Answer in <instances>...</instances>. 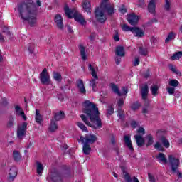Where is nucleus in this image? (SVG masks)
<instances>
[{"mask_svg": "<svg viewBox=\"0 0 182 182\" xmlns=\"http://www.w3.org/2000/svg\"><path fill=\"white\" fill-rule=\"evenodd\" d=\"M176 36L177 34L174 33V32L169 33V34L168 35V37L165 40V43H168L170 41H173V39H176Z\"/></svg>", "mask_w": 182, "mask_h": 182, "instance_id": "33", "label": "nucleus"}, {"mask_svg": "<svg viewBox=\"0 0 182 182\" xmlns=\"http://www.w3.org/2000/svg\"><path fill=\"white\" fill-rule=\"evenodd\" d=\"M118 117L119 119H124V111L122 109V108L118 109Z\"/></svg>", "mask_w": 182, "mask_h": 182, "instance_id": "48", "label": "nucleus"}, {"mask_svg": "<svg viewBox=\"0 0 182 182\" xmlns=\"http://www.w3.org/2000/svg\"><path fill=\"white\" fill-rule=\"evenodd\" d=\"M154 149H156L157 150H159V151H164V148L163 147L161 144H160V142H156L154 144Z\"/></svg>", "mask_w": 182, "mask_h": 182, "instance_id": "42", "label": "nucleus"}, {"mask_svg": "<svg viewBox=\"0 0 182 182\" xmlns=\"http://www.w3.org/2000/svg\"><path fill=\"white\" fill-rule=\"evenodd\" d=\"M0 42L4 43L5 42V37L0 33Z\"/></svg>", "mask_w": 182, "mask_h": 182, "instance_id": "59", "label": "nucleus"}, {"mask_svg": "<svg viewBox=\"0 0 182 182\" xmlns=\"http://www.w3.org/2000/svg\"><path fill=\"white\" fill-rule=\"evenodd\" d=\"M36 122L41 124L42 123V115L39 113V109L36 110Z\"/></svg>", "mask_w": 182, "mask_h": 182, "instance_id": "38", "label": "nucleus"}, {"mask_svg": "<svg viewBox=\"0 0 182 182\" xmlns=\"http://www.w3.org/2000/svg\"><path fill=\"white\" fill-rule=\"evenodd\" d=\"M169 69H170L171 70H172L173 72H175L177 68H176V67H174V65H169Z\"/></svg>", "mask_w": 182, "mask_h": 182, "instance_id": "62", "label": "nucleus"}, {"mask_svg": "<svg viewBox=\"0 0 182 182\" xmlns=\"http://www.w3.org/2000/svg\"><path fill=\"white\" fill-rule=\"evenodd\" d=\"M141 96L144 102H149V100L147 99L149 96V85H147V84H144L141 87Z\"/></svg>", "mask_w": 182, "mask_h": 182, "instance_id": "14", "label": "nucleus"}, {"mask_svg": "<svg viewBox=\"0 0 182 182\" xmlns=\"http://www.w3.org/2000/svg\"><path fill=\"white\" fill-rule=\"evenodd\" d=\"M121 169L126 182H140V181H139V179L136 176H133L132 178L130 176V174L126 172V168L122 166Z\"/></svg>", "mask_w": 182, "mask_h": 182, "instance_id": "11", "label": "nucleus"}, {"mask_svg": "<svg viewBox=\"0 0 182 182\" xmlns=\"http://www.w3.org/2000/svg\"><path fill=\"white\" fill-rule=\"evenodd\" d=\"M54 22L58 29L63 31V18H62V16L60 14L55 15L54 18Z\"/></svg>", "mask_w": 182, "mask_h": 182, "instance_id": "13", "label": "nucleus"}, {"mask_svg": "<svg viewBox=\"0 0 182 182\" xmlns=\"http://www.w3.org/2000/svg\"><path fill=\"white\" fill-rule=\"evenodd\" d=\"M166 90L168 93V95H174V92L176 90V88L173 87H169L166 88Z\"/></svg>", "mask_w": 182, "mask_h": 182, "instance_id": "49", "label": "nucleus"}, {"mask_svg": "<svg viewBox=\"0 0 182 182\" xmlns=\"http://www.w3.org/2000/svg\"><path fill=\"white\" fill-rule=\"evenodd\" d=\"M127 93H129V89L126 87H122V93H121V95L124 96L125 95H127Z\"/></svg>", "mask_w": 182, "mask_h": 182, "instance_id": "54", "label": "nucleus"}, {"mask_svg": "<svg viewBox=\"0 0 182 182\" xmlns=\"http://www.w3.org/2000/svg\"><path fill=\"white\" fill-rule=\"evenodd\" d=\"M49 130L50 132H56L58 130V124L55 119H51Z\"/></svg>", "mask_w": 182, "mask_h": 182, "instance_id": "26", "label": "nucleus"}, {"mask_svg": "<svg viewBox=\"0 0 182 182\" xmlns=\"http://www.w3.org/2000/svg\"><path fill=\"white\" fill-rule=\"evenodd\" d=\"M159 140L160 141H161L164 147H165L166 149H168V147H170V142L168 141L166 137L161 136Z\"/></svg>", "mask_w": 182, "mask_h": 182, "instance_id": "28", "label": "nucleus"}, {"mask_svg": "<svg viewBox=\"0 0 182 182\" xmlns=\"http://www.w3.org/2000/svg\"><path fill=\"white\" fill-rule=\"evenodd\" d=\"M64 11L66 16H68V18H69L70 19L74 18L75 21L80 23V25H86V20H85L83 16L80 14L78 11H77L75 9H69V6L68 5H65L64 6Z\"/></svg>", "mask_w": 182, "mask_h": 182, "instance_id": "4", "label": "nucleus"}, {"mask_svg": "<svg viewBox=\"0 0 182 182\" xmlns=\"http://www.w3.org/2000/svg\"><path fill=\"white\" fill-rule=\"evenodd\" d=\"M36 171L38 176H42V173H43V165L39 162H36Z\"/></svg>", "mask_w": 182, "mask_h": 182, "instance_id": "31", "label": "nucleus"}, {"mask_svg": "<svg viewBox=\"0 0 182 182\" xmlns=\"http://www.w3.org/2000/svg\"><path fill=\"white\" fill-rule=\"evenodd\" d=\"M159 85H153L150 87L151 94L154 96H157L159 95Z\"/></svg>", "mask_w": 182, "mask_h": 182, "instance_id": "36", "label": "nucleus"}, {"mask_svg": "<svg viewBox=\"0 0 182 182\" xmlns=\"http://www.w3.org/2000/svg\"><path fill=\"white\" fill-rule=\"evenodd\" d=\"M146 139H147L146 147H149V146H151V144L154 143V140H153V136H151V134L146 136Z\"/></svg>", "mask_w": 182, "mask_h": 182, "instance_id": "40", "label": "nucleus"}, {"mask_svg": "<svg viewBox=\"0 0 182 182\" xmlns=\"http://www.w3.org/2000/svg\"><path fill=\"white\" fill-rule=\"evenodd\" d=\"M2 32L3 33L6 34L8 36H11V31H9V29H8V28H3Z\"/></svg>", "mask_w": 182, "mask_h": 182, "instance_id": "52", "label": "nucleus"}, {"mask_svg": "<svg viewBox=\"0 0 182 182\" xmlns=\"http://www.w3.org/2000/svg\"><path fill=\"white\" fill-rule=\"evenodd\" d=\"M115 53L117 56H124V48L122 46L117 47Z\"/></svg>", "mask_w": 182, "mask_h": 182, "instance_id": "30", "label": "nucleus"}, {"mask_svg": "<svg viewBox=\"0 0 182 182\" xmlns=\"http://www.w3.org/2000/svg\"><path fill=\"white\" fill-rule=\"evenodd\" d=\"M139 107H140V103L139 102H134L132 104V105L131 106V109H132V110H137V109H139Z\"/></svg>", "mask_w": 182, "mask_h": 182, "instance_id": "47", "label": "nucleus"}, {"mask_svg": "<svg viewBox=\"0 0 182 182\" xmlns=\"http://www.w3.org/2000/svg\"><path fill=\"white\" fill-rule=\"evenodd\" d=\"M176 173H177L178 178H182V173L181 172L176 171Z\"/></svg>", "mask_w": 182, "mask_h": 182, "instance_id": "64", "label": "nucleus"}, {"mask_svg": "<svg viewBox=\"0 0 182 182\" xmlns=\"http://www.w3.org/2000/svg\"><path fill=\"white\" fill-rule=\"evenodd\" d=\"M92 150V148H90V145L89 144H85L83 143V148L82 151L84 154H90V151Z\"/></svg>", "mask_w": 182, "mask_h": 182, "instance_id": "29", "label": "nucleus"}, {"mask_svg": "<svg viewBox=\"0 0 182 182\" xmlns=\"http://www.w3.org/2000/svg\"><path fill=\"white\" fill-rule=\"evenodd\" d=\"M62 119H65V113L63 112H60L58 113H55L54 115L53 120H55L56 122H59V120H62Z\"/></svg>", "mask_w": 182, "mask_h": 182, "instance_id": "27", "label": "nucleus"}, {"mask_svg": "<svg viewBox=\"0 0 182 182\" xmlns=\"http://www.w3.org/2000/svg\"><path fill=\"white\" fill-rule=\"evenodd\" d=\"M133 65L134 66H139V65H140V58L139 57H135V59L133 61Z\"/></svg>", "mask_w": 182, "mask_h": 182, "instance_id": "50", "label": "nucleus"}, {"mask_svg": "<svg viewBox=\"0 0 182 182\" xmlns=\"http://www.w3.org/2000/svg\"><path fill=\"white\" fill-rule=\"evenodd\" d=\"M114 39L115 42H119V41H120V37L119 36V33H116V34L114 36Z\"/></svg>", "mask_w": 182, "mask_h": 182, "instance_id": "58", "label": "nucleus"}, {"mask_svg": "<svg viewBox=\"0 0 182 182\" xmlns=\"http://www.w3.org/2000/svg\"><path fill=\"white\" fill-rule=\"evenodd\" d=\"M127 19L129 23L131 24L132 26H136V25L139 23V16L134 14H129Z\"/></svg>", "mask_w": 182, "mask_h": 182, "instance_id": "12", "label": "nucleus"}, {"mask_svg": "<svg viewBox=\"0 0 182 182\" xmlns=\"http://www.w3.org/2000/svg\"><path fill=\"white\" fill-rule=\"evenodd\" d=\"M148 178L149 182H156V178L151 173H148Z\"/></svg>", "mask_w": 182, "mask_h": 182, "instance_id": "51", "label": "nucleus"}, {"mask_svg": "<svg viewBox=\"0 0 182 182\" xmlns=\"http://www.w3.org/2000/svg\"><path fill=\"white\" fill-rule=\"evenodd\" d=\"M148 10L150 14H155L156 12V1H151L148 4Z\"/></svg>", "mask_w": 182, "mask_h": 182, "instance_id": "24", "label": "nucleus"}, {"mask_svg": "<svg viewBox=\"0 0 182 182\" xmlns=\"http://www.w3.org/2000/svg\"><path fill=\"white\" fill-rule=\"evenodd\" d=\"M48 178H50L53 182H63V176L56 171L48 173Z\"/></svg>", "mask_w": 182, "mask_h": 182, "instance_id": "9", "label": "nucleus"}, {"mask_svg": "<svg viewBox=\"0 0 182 182\" xmlns=\"http://www.w3.org/2000/svg\"><path fill=\"white\" fill-rule=\"evenodd\" d=\"M13 159L15 161H19L22 156H21V153L18 151H13Z\"/></svg>", "mask_w": 182, "mask_h": 182, "instance_id": "32", "label": "nucleus"}, {"mask_svg": "<svg viewBox=\"0 0 182 182\" xmlns=\"http://www.w3.org/2000/svg\"><path fill=\"white\" fill-rule=\"evenodd\" d=\"M169 164L171 167L173 173H176L180 166V159L174 157V155H168V156Z\"/></svg>", "mask_w": 182, "mask_h": 182, "instance_id": "6", "label": "nucleus"}, {"mask_svg": "<svg viewBox=\"0 0 182 182\" xmlns=\"http://www.w3.org/2000/svg\"><path fill=\"white\" fill-rule=\"evenodd\" d=\"M156 159L159 163H162L163 164H167V159L166 158V155L163 153H159Z\"/></svg>", "mask_w": 182, "mask_h": 182, "instance_id": "23", "label": "nucleus"}, {"mask_svg": "<svg viewBox=\"0 0 182 182\" xmlns=\"http://www.w3.org/2000/svg\"><path fill=\"white\" fill-rule=\"evenodd\" d=\"M82 8L85 12L87 14H90L92 12L90 10L92 9V6L90 5V1H85L82 4Z\"/></svg>", "mask_w": 182, "mask_h": 182, "instance_id": "22", "label": "nucleus"}, {"mask_svg": "<svg viewBox=\"0 0 182 182\" xmlns=\"http://www.w3.org/2000/svg\"><path fill=\"white\" fill-rule=\"evenodd\" d=\"M88 69H89V70H90L91 75L94 77V79H92L90 80V85L91 87L92 88V90L94 92H96V90H95V89H96V85H97V82H96V80H99V77L97 76V73H96V70H95V68H93V66H92V64H89Z\"/></svg>", "mask_w": 182, "mask_h": 182, "instance_id": "5", "label": "nucleus"}, {"mask_svg": "<svg viewBox=\"0 0 182 182\" xmlns=\"http://www.w3.org/2000/svg\"><path fill=\"white\" fill-rule=\"evenodd\" d=\"M40 80L42 85H50V75L46 68L40 73Z\"/></svg>", "mask_w": 182, "mask_h": 182, "instance_id": "7", "label": "nucleus"}, {"mask_svg": "<svg viewBox=\"0 0 182 182\" xmlns=\"http://www.w3.org/2000/svg\"><path fill=\"white\" fill-rule=\"evenodd\" d=\"M42 5L40 1H24L17 3L16 9L23 21H28L31 26L36 23L38 8Z\"/></svg>", "mask_w": 182, "mask_h": 182, "instance_id": "1", "label": "nucleus"}, {"mask_svg": "<svg viewBox=\"0 0 182 182\" xmlns=\"http://www.w3.org/2000/svg\"><path fill=\"white\" fill-rule=\"evenodd\" d=\"M114 11L116 9H114L113 4H110L107 1H104L101 3L100 7L95 9V18L100 23H105L107 19L105 12H107V15H113Z\"/></svg>", "mask_w": 182, "mask_h": 182, "instance_id": "3", "label": "nucleus"}, {"mask_svg": "<svg viewBox=\"0 0 182 182\" xmlns=\"http://www.w3.org/2000/svg\"><path fill=\"white\" fill-rule=\"evenodd\" d=\"M97 140V137L93 134H86L85 136H80V141L85 144H93Z\"/></svg>", "mask_w": 182, "mask_h": 182, "instance_id": "8", "label": "nucleus"}, {"mask_svg": "<svg viewBox=\"0 0 182 182\" xmlns=\"http://www.w3.org/2000/svg\"><path fill=\"white\" fill-rule=\"evenodd\" d=\"M119 12H121V14H126L127 12V9H126V6H122L119 9Z\"/></svg>", "mask_w": 182, "mask_h": 182, "instance_id": "53", "label": "nucleus"}, {"mask_svg": "<svg viewBox=\"0 0 182 182\" xmlns=\"http://www.w3.org/2000/svg\"><path fill=\"white\" fill-rule=\"evenodd\" d=\"M134 27H130L127 26V24H124L122 26V30L125 32H133Z\"/></svg>", "mask_w": 182, "mask_h": 182, "instance_id": "44", "label": "nucleus"}, {"mask_svg": "<svg viewBox=\"0 0 182 182\" xmlns=\"http://www.w3.org/2000/svg\"><path fill=\"white\" fill-rule=\"evenodd\" d=\"M18 176V168L16 167L13 166L10 168L9 171V181H14L15 177Z\"/></svg>", "mask_w": 182, "mask_h": 182, "instance_id": "16", "label": "nucleus"}, {"mask_svg": "<svg viewBox=\"0 0 182 182\" xmlns=\"http://www.w3.org/2000/svg\"><path fill=\"white\" fill-rule=\"evenodd\" d=\"M53 77L55 82H58L60 83L62 82V74L60 73L53 71Z\"/></svg>", "mask_w": 182, "mask_h": 182, "instance_id": "25", "label": "nucleus"}, {"mask_svg": "<svg viewBox=\"0 0 182 182\" xmlns=\"http://www.w3.org/2000/svg\"><path fill=\"white\" fill-rule=\"evenodd\" d=\"M79 50L82 60H86L87 59V57L86 55V48H85V46H83V44L79 45Z\"/></svg>", "mask_w": 182, "mask_h": 182, "instance_id": "20", "label": "nucleus"}, {"mask_svg": "<svg viewBox=\"0 0 182 182\" xmlns=\"http://www.w3.org/2000/svg\"><path fill=\"white\" fill-rule=\"evenodd\" d=\"M111 143L114 146V150L116 151L117 156H119V154H120V152L119 151V146H116V138H114V136H112L111 138Z\"/></svg>", "mask_w": 182, "mask_h": 182, "instance_id": "34", "label": "nucleus"}, {"mask_svg": "<svg viewBox=\"0 0 182 182\" xmlns=\"http://www.w3.org/2000/svg\"><path fill=\"white\" fill-rule=\"evenodd\" d=\"M117 105H118L119 107H122V106H123L124 105V101L123 100V99L120 98L117 101Z\"/></svg>", "mask_w": 182, "mask_h": 182, "instance_id": "56", "label": "nucleus"}, {"mask_svg": "<svg viewBox=\"0 0 182 182\" xmlns=\"http://www.w3.org/2000/svg\"><path fill=\"white\" fill-rule=\"evenodd\" d=\"M95 38H96V35H95V34H91V35L89 36L90 41H95Z\"/></svg>", "mask_w": 182, "mask_h": 182, "instance_id": "60", "label": "nucleus"}, {"mask_svg": "<svg viewBox=\"0 0 182 182\" xmlns=\"http://www.w3.org/2000/svg\"><path fill=\"white\" fill-rule=\"evenodd\" d=\"M76 86L78 89V92L81 95H86V88L85 87V83L83 82V80L82 79L77 80Z\"/></svg>", "mask_w": 182, "mask_h": 182, "instance_id": "15", "label": "nucleus"}, {"mask_svg": "<svg viewBox=\"0 0 182 182\" xmlns=\"http://www.w3.org/2000/svg\"><path fill=\"white\" fill-rule=\"evenodd\" d=\"M147 48H143V47H140L139 48V54L141 55L142 56H147Z\"/></svg>", "mask_w": 182, "mask_h": 182, "instance_id": "43", "label": "nucleus"}, {"mask_svg": "<svg viewBox=\"0 0 182 182\" xmlns=\"http://www.w3.org/2000/svg\"><path fill=\"white\" fill-rule=\"evenodd\" d=\"M131 126H132V127H133L134 129H136V127H137V126H138L137 122H136L135 120H132V121L131 122Z\"/></svg>", "mask_w": 182, "mask_h": 182, "instance_id": "57", "label": "nucleus"}, {"mask_svg": "<svg viewBox=\"0 0 182 182\" xmlns=\"http://www.w3.org/2000/svg\"><path fill=\"white\" fill-rule=\"evenodd\" d=\"M132 33L138 38H142V36H144V31H143V30L140 29L139 27H134Z\"/></svg>", "mask_w": 182, "mask_h": 182, "instance_id": "19", "label": "nucleus"}, {"mask_svg": "<svg viewBox=\"0 0 182 182\" xmlns=\"http://www.w3.org/2000/svg\"><path fill=\"white\" fill-rule=\"evenodd\" d=\"M138 134L136 136H144V134H146V131L144 130V128L140 127L137 130Z\"/></svg>", "mask_w": 182, "mask_h": 182, "instance_id": "45", "label": "nucleus"}, {"mask_svg": "<svg viewBox=\"0 0 182 182\" xmlns=\"http://www.w3.org/2000/svg\"><path fill=\"white\" fill-rule=\"evenodd\" d=\"M111 89L115 93L116 95H118V96H122V92H120V90H119V87L115 84H111Z\"/></svg>", "mask_w": 182, "mask_h": 182, "instance_id": "35", "label": "nucleus"}, {"mask_svg": "<svg viewBox=\"0 0 182 182\" xmlns=\"http://www.w3.org/2000/svg\"><path fill=\"white\" fill-rule=\"evenodd\" d=\"M168 85L169 86H171V87L175 88V87H177L178 85H180V82H178V80L173 79L168 82Z\"/></svg>", "mask_w": 182, "mask_h": 182, "instance_id": "39", "label": "nucleus"}, {"mask_svg": "<svg viewBox=\"0 0 182 182\" xmlns=\"http://www.w3.org/2000/svg\"><path fill=\"white\" fill-rule=\"evenodd\" d=\"M173 73H176V75H178V76H181V72H180V70H178V69L175 70Z\"/></svg>", "mask_w": 182, "mask_h": 182, "instance_id": "63", "label": "nucleus"}, {"mask_svg": "<svg viewBox=\"0 0 182 182\" xmlns=\"http://www.w3.org/2000/svg\"><path fill=\"white\" fill-rule=\"evenodd\" d=\"M83 113L87 114H81L80 118L82 122L89 127H92V129H98L103 127V124L102 123V119L99 116V108L95 105V104L90 102V101H85L84 104ZM87 117L90 118V122Z\"/></svg>", "mask_w": 182, "mask_h": 182, "instance_id": "2", "label": "nucleus"}, {"mask_svg": "<svg viewBox=\"0 0 182 182\" xmlns=\"http://www.w3.org/2000/svg\"><path fill=\"white\" fill-rule=\"evenodd\" d=\"M182 56V51H178L171 57V60H178Z\"/></svg>", "mask_w": 182, "mask_h": 182, "instance_id": "37", "label": "nucleus"}, {"mask_svg": "<svg viewBox=\"0 0 182 182\" xmlns=\"http://www.w3.org/2000/svg\"><path fill=\"white\" fill-rule=\"evenodd\" d=\"M134 137L136 141L138 147H143V146H144V138H143L141 135H134Z\"/></svg>", "mask_w": 182, "mask_h": 182, "instance_id": "21", "label": "nucleus"}, {"mask_svg": "<svg viewBox=\"0 0 182 182\" xmlns=\"http://www.w3.org/2000/svg\"><path fill=\"white\" fill-rule=\"evenodd\" d=\"M124 141L127 147H128V149L131 151H133V150H134V149H133V144H132V140L130 139V136L129 135H125L124 136Z\"/></svg>", "mask_w": 182, "mask_h": 182, "instance_id": "18", "label": "nucleus"}, {"mask_svg": "<svg viewBox=\"0 0 182 182\" xmlns=\"http://www.w3.org/2000/svg\"><path fill=\"white\" fill-rule=\"evenodd\" d=\"M77 126H78V127L80 129H82V132H85V133H87V127H86V126H85V124L82 123V122H76Z\"/></svg>", "mask_w": 182, "mask_h": 182, "instance_id": "41", "label": "nucleus"}, {"mask_svg": "<svg viewBox=\"0 0 182 182\" xmlns=\"http://www.w3.org/2000/svg\"><path fill=\"white\" fill-rule=\"evenodd\" d=\"M114 113V108L112 106L108 107L107 109V114H109L111 116V114H113Z\"/></svg>", "mask_w": 182, "mask_h": 182, "instance_id": "46", "label": "nucleus"}, {"mask_svg": "<svg viewBox=\"0 0 182 182\" xmlns=\"http://www.w3.org/2000/svg\"><path fill=\"white\" fill-rule=\"evenodd\" d=\"M15 114L16 116H21L24 120H26V115H25V112H23V109L19 107V105H15Z\"/></svg>", "mask_w": 182, "mask_h": 182, "instance_id": "17", "label": "nucleus"}, {"mask_svg": "<svg viewBox=\"0 0 182 182\" xmlns=\"http://www.w3.org/2000/svg\"><path fill=\"white\" fill-rule=\"evenodd\" d=\"M164 9L166 11H170V2L168 1H166V4L164 5Z\"/></svg>", "mask_w": 182, "mask_h": 182, "instance_id": "55", "label": "nucleus"}, {"mask_svg": "<svg viewBox=\"0 0 182 182\" xmlns=\"http://www.w3.org/2000/svg\"><path fill=\"white\" fill-rule=\"evenodd\" d=\"M28 127V123L23 122L21 126H18L17 129V137L18 139H22L26 133V129Z\"/></svg>", "mask_w": 182, "mask_h": 182, "instance_id": "10", "label": "nucleus"}, {"mask_svg": "<svg viewBox=\"0 0 182 182\" xmlns=\"http://www.w3.org/2000/svg\"><path fill=\"white\" fill-rule=\"evenodd\" d=\"M151 41L154 43V45H156V43H157V38L152 37Z\"/></svg>", "mask_w": 182, "mask_h": 182, "instance_id": "61", "label": "nucleus"}]
</instances>
